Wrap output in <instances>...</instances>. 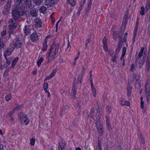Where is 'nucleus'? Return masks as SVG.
Here are the masks:
<instances>
[{"label": "nucleus", "instance_id": "55", "mask_svg": "<svg viewBox=\"0 0 150 150\" xmlns=\"http://www.w3.org/2000/svg\"><path fill=\"white\" fill-rule=\"evenodd\" d=\"M85 68L84 67H83L82 68V70L80 74L83 76L85 73Z\"/></svg>", "mask_w": 150, "mask_h": 150}, {"label": "nucleus", "instance_id": "33", "mask_svg": "<svg viewBox=\"0 0 150 150\" xmlns=\"http://www.w3.org/2000/svg\"><path fill=\"white\" fill-rule=\"evenodd\" d=\"M145 49L146 50V48H144V47H142L141 49V50H140V51L139 52V55H138V57L139 58H140L142 57L143 55V53L144 52V49Z\"/></svg>", "mask_w": 150, "mask_h": 150}, {"label": "nucleus", "instance_id": "7", "mask_svg": "<svg viewBox=\"0 0 150 150\" xmlns=\"http://www.w3.org/2000/svg\"><path fill=\"white\" fill-rule=\"evenodd\" d=\"M21 40V39L16 37L15 39L13 40L12 45H13V46L17 49L20 48H21L22 43Z\"/></svg>", "mask_w": 150, "mask_h": 150}, {"label": "nucleus", "instance_id": "24", "mask_svg": "<svg viewBox=\"0 0 150 150\" xmlns=\"http://www.w3.org/2000/svg\"><path fill=\"white\" fill-rule=\"evenodd\" d=\"M146 66L145 69L147 71H149L150 69V62L148 61V60H146Z\"/></svg>", "mask_w": 150, "mask_h": 150}, {"label": "nucleus", "instance_id": "11", "mask_svg": "<svg viewBox=\"0 0 150 150\" xmlns=\"http://www.w3.org/2000/svg\"><path fill=\"white\" fill-rule=\"evenodd\" d=\"M66 143L63 139H62L59 141L58 146V150H64Z\"/></svg>", "mask_w": 150, "mask_h": 150}, {"label": "nucleus", "instance_id": "18", "mask_svg": "<svg viewBox=\"0 0 150 150\" xmlns=\"http://www.w3.org/2000/svg\"><path fill=\"white\" fill-rule=\"evenodd\" d=\"M35 27L40 28L42 26V22L39 18H37L35 21Z\"/></svg>", "mask_w": 150, "mask_h": 150}, {"label": "nucleus", "instance_id": "40", "mask_svg": "<svg viewBox=\"0 0 150 150\" xmlns=\"http://www.w3.org/2000/svg\"><path fill=\"white\" fill-rule=\"evenodd\" d=\"M100 136L99 135L98 136V146L99 148L100 149V150H102V148L101 147V139L100 137H99Z\"/></svg>", "mask_w": 150, "mask_h": 150}, {"label": "nucleus", "instance_id": "62", "mask_svg": "<svg viewBox=\"0 0 150 150\" xmlns=\"http://www.w3.org/2000/svg\"><path fill=\"white\" fill-rule=\"evenodd\" d=\"M138 26H135L134 31V33L137 34L138 30Z\"/></svg>", "mask_w": 150, "mask_h": 150}, {"label": "nucleus", "instance_id": "63", "mask_svg": "<svg viewBox=\"0 0 150 150\" xmlns=\"http://www.w3.org/2000/svg\"><path fill=\"white\" fill-rule=\"evenodd\" d=\"M135 67L134 65L132 64L130 67V69L131 71H132L134 69Z\"/></svg>", "mask_w": 150, "mask_h": 150}, {"label": "nucleus", "instance_id": "27", "mask_svg": "<svg viewBox=\"0 0 150 150\" xmlns=\"http://www.w3.org/2000/svg\"><path fill=\"white\" fill-rule=\"evenodd\" d=\"M39 10L40 12L45 14L46 13L47 8L44 6H42L40 7Z\"/></svg>", "mask_w": 150, "mask_h": 150}, {"label": "nucleus", "instance_id": "57", "mask_svg": "<svg viewBox=\"0 0 150 150\" xmlns=\"http://www.w3.org/2000/svg\"><path fill=\"white\" fill-rule=\"evenodd\" d=\"M123 43V41L122 40V38H120L119 40V43L118 45H122Z\"/></svg>", "mask_w": 150, "mask_h": 150}, {"label": "nucleus", "instance_id": "54", "mask_svg": "<svg viewBox=\"0 0 150 150\" xmlns=\"http://www.w3.org/2000/svg\"><path fill=\"white\" fill-rule=\"evenodd\" d=\"M11 1H9L8 0V1L7 3L6 4V6L5 7H7V8H9L10 5H11Z\"/></svg>", "mask_w": 150, "mask_h": 150}, {"label": "nucleus", "instance_id": "16", "mask_svg": "<svg viewBox=\"0 0 150 150\" xmlns=\"http://www.w3.org/2000/svg\"><path fill=\"white\" fill-rule=\"evenodd\" d=\"M30 26L25 25L23 28L24 33L25 35H28L30 33Z\"/></svg>", "mask_w": 150, "mask_h": 150}, {"label": "nucleus", "instance_id": "3", "mask_svg": "<svg viewBox=\"0 0 150 150\" xmlns=\"http://www.w3.org/2000/svg\"><path fill=\"white\" fill-rule=\"evenodd\" d=\"M95 124L96 126V129L98 134L101 136H102L104 133L102 123L100 120H98L96 122Z\"/></svg>", "mask_w": 150, "mask_h": 150}, {"label": "nucleus", "instance_id": "48", "mask_svg": "<svg viewBox=\"0 0 150 150\" xmlns=\"http://www.w3.org/2000/svg\"><path fill=\"white\" fill-rule=\"evenodd\" d=\"M11 96L10 94H7L5 96V99L6 101H8L11 98Z\"/></svg>", "mask_w": 150, "mask_h": 150}, {"label": "nucleus", "instance_id": "22", "mask_svg": "<svg viewBox=\"0 0 150 150\" xmlns=\"http://www.w3.org/2000/svg\"><path fill=\"white\" fill-rule=\"evenodd\" d=\"M45 2L46 5L51 6L54 5V0H46Z\"/></svg>", "mask_w": 150, "mask_h": 150}, {"label": "nucleus", "instance_id": "43", "mask_svg": "<svg viewBox=\"0 0 150 150\" xmlns=\"http://www.w3.org/2000/svg\"><path fill=\"white\" fill-rule=\"evenodd\" d=\"M150 7V1L147 2L145 7V11H147Z\"/></svg>", "mask_w": 150, "mask_h": 150}, {"label": "nucleus", "instance_id": "15", "mask_svg": "<svg viewBox=\"0 0 150 150\" xmlns=\"http://www.w3.org/2000/svg\"><path fill=\"white\" fill-rule=\"evenodd\" d=\"M25 0H15V4L16 6L23 8V2Z\"/></svg>", "mask_w": 150, "mask_h": 150}, {"label": "nucleus", "instance_id": "31", "mask_svg": "<svg viewBox=\"0 0 150 150\" xmlns=\"http://www.w3.org/2000/svg\"><path fill=\"white\" fill-rule=\"evenodd\" d=\"M92 4V0H89L88 4L87 7L86 9V11H89L91 8V5Z\"/></svg>", "mask_w": 150, "mask_h": 150}, {"label": "nucleus", "instance_id": "58", "mask_svg": "<svg viewBox=\"0 0 150 150\" xmlns=\"http://www.w3.org/2000/svg\"><path fill=\"white\" fill-rule=\"evenodd\" d=\"M91 41V39H89V38L87 39L86 40V44H85V45H86V48L87 47L88 44V43L90 42Z\"/></svg>", "mask_w": 150, "mask_h": 150}, {"label": "nucleus", "instance_id": "8", "mask_svg": "<svg viewBox=\"0 0 150 150\" xmlns=\"http://www.w3.org/2000/svg\"><path fill=\"white\" fill-rule=\"evenodd\" d=\"M59 47L58 44H54L51 46L49 50L56 55L58 52Z\"/></svg>", "mask_w": 150, "mask_h": 150}, {"label": "nucleus", "instance_id": "13", "mask_svg": "<svg viewBox=\"0 0 150 150\" xmlns=\"http://www.w3.org/2000/svg\"><path fill=\"white\" fill-rule=\"evenodd\" d=\"M12 59V57H9L8 58L7 60L6 61V63L4 65H1V69L6 68L11 64V61Z\"/></svg>", "mask_w": 150, "mask_h": 150}, {"label": "nucleus", "instance_id": "50", "mask_svg": "<svg viewBox=\"0 0 150 150\" xmlns=\"http://www.w3.org/2000/svg\"><path fill=\"white\" fill-rule=\"evenodd\" d=\"M43 0H34V2L37 5H39L42 2Z\"/></svg>", "mask_w": 150, "mask_h": 150}, {"label": "nucleus", "instance_id": "35", "mask_svg": "<svg viewBox=\"0 0 150 150\" xmlns=\"http://www.w3.org/2000/svg\"><path fill=\"white\" fill-rule=\"evenodd\" d=\"M44 60V58L42 57L40 58L37 62V64L38 67H40L41 63Z\"/></svg>", "mask_w": 150, "mask_h": 150}, {"label": "nucleus", "instance_id": "47", "mask_svg": "<svg viewBox=\"0 0 150 150\" xmlns=\"http://www.w3.org/2000/svg\"><path fill=\"white\" fill-rule=\"evenodd\" d=\"M94 107H93L90 112V114H91L90 117H91L92 118L93 117V115L94 113Z\"/></svg>", "mask_w": 150, "mask_h": 150}, {"label": "nucleus", "instance_id": "51", "mask_svg": "<svg viewBox=\"0 0 150 150\" xmlns=\"http://www.w3.org/2000/svg\"><path fill=\"white\" fill-rule=\"evenodd\" d=\"M144 8L143 6H142L141 8V11L140 12V14L143 16L144 14Z\"/></svg>", "mask_w": 150, "mask_h": 150}, {"label": "nucleus", "instance_id": "42", "mask_svg": "<svg viewBox=\"0 0 150 150\" xmlns=\"http://www.w3.org/2000/svg\"><path fill=\"white\" fill-rule=\"evenodd\" d=\"M122 47V45H118V47L116 49L115 52V54L117 55V54L119 53Z\"/></svg>", "mask_w": 150, "mask_h": 150}, {"label": "nucleus", "instance_id": "17", "mask_svg": "<svg viewBox=\"0 0 150 150\" xmlns=\"http://www.w3.org/2000/svg\"><path fill=\"white\" fill-rule=\"evenodd\" d=\"M30 15L34 17H36L38 15L37 14L36 11L34 8H30Z\"/></svg>", "mask_w": 150, "mask_h": 150}, {"label": "nucleus", "instance_id": "64", "mask_svg": "<svg viewBox=\"0 0 150 150\" xmlns=\"http://www.w3.org/2000/svg\"><path fill=\"white\" fill-rule=\"evenodd\" d=\"M137 77H138V76L136 74H135L133 75V76L132 77V78H133V79H134V80L136 79Z\"/></svg>", "mask_w": 150, "mask_h": 150}, {"label": "nucleus", "instance_id": "60", "mask_svg": "<svg viewBox=\"0 0 150 150\" xmlns=\"http://www.w3.org/2000/svg\"><path fill=\"white\" fill-rule=\"evenodd\" d=\"M122 51V54H124L125 55L126 51V48L125 47H123Z\"/></svg>", "mask_w": 150, "mask_h": 150}, {"label": "nucleus", "instance_id": "26", "mask_svg": "<svg viewBox=\"0 0 150 150\" xmlns=\"http://www.w3.org/2000/svg\"><path fill=\"white\" fill-rule=\"evenodd\" d=\"M18 59L19 58L18 57H17L13 60L12 61L11 68H13L15 67Z\"/></svg>", "mask_w": 150, "mask_h": 150}, {"label": "nucleus", "instance_id": "9", "mask_svg": "<svg viewBox=\"0 0 150 150\" xmlns=\"http://www.w3.org/2000/svg\"><path fill=\"white\" fill-rule=\"evenodd\" d=\"M38 39V35L37 33L35 32L33 33L30 36V40L33 42H37Z\"/></svg>", "mask_w": 150, "mask_h": 150}, {"label": "nucleus", "instance_id": "5", "mask_svg": "<svg viewBox=\"0 0 150 150\" xmlns=\"http://www.w3.org/2000/svg\"><path fill=\"white\" fill-rule=\"evenodd\" d=\"M77 83V82H76V79L75 78L74 81L73 85L70 93L71 97L74 99H75L76 98V95L78 88Z\"/></svg>", "mask_w": 150, "mask_h": 150}, {"label": "nucleus", "instance_id": "29", "mask_svg": "<svg viewBox=\"0 0 150 150\" xmlns=\"http://www.w3.org/2000/svg\"><path fill=\"white\" fill-rule=\"evenodd\" d=\"M139 140L141 142V143L142 144H144L145 142V139L141 134H139Z\"/></svg>", "mask_w": 150, "mask_h": 150}, {"label": "nucleus", "instance_id": "61", "mask_svg": "<svg viewBox=\"0 0 150 150\" xmlns=\"http://www.w3.org/2000/svg\"><path fill=\"white\" fill-rule=\"evenodd\" d=\"M6 33V30H4L1 32V36H4Z\"/></svg>", "mask_w": 150, "mask_h": 150}, {"label": "nucleus", "instance_id": "38", "mask_svg": "<svg viewBox=\"0 0 150 150\" xmlns=\"http://www.w3.org/2000/svg\"><path fill=\"white\" fill-rule=\"evenodd\" d=\"M106 127L107 130L109 131H110L112 129L110 122H106Z\"/></svg>", "mask_w": 150, "mask_h": 150}, {"label": "nucleus", "instance_id": "36", "mask_svg": "<svg viewBox=\"0 0 150 150\" xmlns=\"http://www.w3.org/2000/svg\"><path fill=\"white\" fill-rule=\"evenodd\" d=\"M135 80V86L136 87L137 86L138 87H140V81L139 80L138 77Z\"/></svg>", "mask_w": 150, "mask_h": 150}, {"label": "nucleus", "instance_id": "6", "mask_svg": "<svg viewBox=\"0 0 150 150\" xmlns=\"http://www.w3.org/2000/svg\"><path fill=\"white\" fill-rule=\"evenodd\" d=\"M16 20L12 18H11L9 19L8 30H15L17 27Z\"/></svg>", "mask_w": 150, "mask_h": 150}, {"label": "nucleus", "instance_id": "21", "mask_svg": "<svg viewBox=\"0 0 150 150\" xmlns=\"http://www.w3.org/2000/svg\"><path fill=\"white\" fill-rule=\"evenodd\" d=\"M97 112L96 114V119L97 121L99 120V119L100 118L101 115V114L100 112V110L98 108L96 110Z\"/></svg>", "mask_w": 150, "mask_h": 150}, {"label": "nucleus", "instance_id": "23", "mask_svg": "<svg viewBox=\"0 0 150 150\" xmlns=\"http://www.w3.org/2000/svg\"><path fill=\"white\" fill-rule=\"evenodd\" d=\"M137 58L136 59V62L137 61ZM138 59L139 60V62H138L139 64V68L140 69L142 68V66L144 64V61L143 60V59Z\"/></svg>", "mask_w": 150, "mask_h": 150}, {"label": "nucleus", "instance_id": "19", "mask_svg": "<svg viewBox=\"0 0 150 150\" xmlns=\"http://www.w3.org/2000/svg\"><path fill=\"white\" fill-rule=\"evenodd\" d=\"M8 33H7L6 35L8 34V35L6 36V39L7 40L9 39L11 37V35H14L16 33L15 30H8Z\"/></svg>", "mask_w": 150, "mask_h": 150}, {"label": "nucleus", "instance_id": "34", "mask_svg": "<svg viewBox=\"0 0 150 150\" xmlns=\"http://www.w3.org/2000/svg\"><path fill=\"white\" fill-rule=\"evenodd\" d=\"M70 0H67V3H69L71 6H74L76 4L75 0H71L70 2H69Z\"/></svg>", "mask_w": 150, "mask_h": 150}, {"label": "nucleus", "instance_id": "25", "mask_svg": "<svg viewBox=\"0 0 150 150\" xmlns=\"http://www.w3.org/2000/svg\"><path fill=\"white\" fill-rule=\"evenodd\" d=\"M5 46V44L3 41V39L2 38H0V50H1Z\"/></svg>", "mask_w": 150, "mask_h": 150}, {"label": "nucleus", "instance_id": "59", "mask_svg": "<svg viewBox=\"0 0 150 150\" xmlns=\"http://www.w3.org/2000/svg\"><path fill=\"white\" fill-rule=\"evenodd\" d=\"M136 37V34L134 33L132 39L133 43H134L135 42V39Z\"/></svg>", "mask_w": 150, "mask_h": 150}, {"label": "nucleus", "instance_id": "28", "mask_svg": "<svg viewBox=\"0 0 150 150\" xmlns=\"http://www.w3.org/2000/svg\"><path fill=\"white\" fill-rule=\"evenodd\" d=\"M132 87L130 85H128L127 87V95L129 96L131 95Z\"/></svg>", "mask_w": 150, "mask_h": 150}, {"label": "nucleus", "instance_id": "41", "mask_svg": "<svg viewBox=\"0 0 150 150\" xmlns=\"http://www.w3.org/2000/svg\"><path fill=\"white\" fill-rule=\"evenodd\" d=\"M110 55L112 57V61L113 62L116 63L117 62L116 59L117 58V55L115 54L114 56H112L111 54H110Z\"/></svg>", "mask_w": 150, "mask_h": 150}, {"label": "nucleus", "instance_id": "2", "mask_svg": "<svg viewBox=\"0 0 150 150\" xmlns=\"http://www.w3.org/2000/svg\"><path fill=\"white\" fill-rule=\"evenodd\" d=\"M145 92L147 102L150 101V80L147 79L145 84Z\"/></svg>", "mask_w": 150, "mask_h": 150}, {"label": "nucleus", "instance_id": "39", "mask_svg": "<svg viewBox=\"0 0 150 150\" xmlns=\"http://www.w3.org/2000/svg\"><path fill=\"white\" fill-rule=\"evenodd\" d=\"M16 108H14L12 111H10L6 116V118L10 117L14 113Z\"/></svg>", "mask_w": 150, "mask_h": 150}, {"label": "nucleus", "instance_id": "44", "mask_svg": "<svg viewBox=\"0 0 150 150\" xmlns=\"http://www.w3.org/2000/svg\"><path fill=\"white\" fill-rule=\"evenodd\" d=\"M47 44L45 43L43 44V47L42 49V50L43 51H45L47 50Z\"/></svg>", "mask_w": 150, "mask_h": 150}, {"label": "nucleus", "instance_id": "20", "mask_svg": "<svg viewBox=\"0 0 150 150\" xmlns=\"http://www.w3.org/2000/svg\"><path fill=\"white\" fill-rule=\"evenodd\" d=\"M56 72V69H54L52 71V73H51L48 76L46 77V78L45 79V80L50 79L52 77L54 76Z\"/></svg>", "mask_w": 150, "mask_h": 150}, {"label": "nucleus", "instance_id": "53", "mask_svg": "<svg viewBox=\"0 0 150 150\" xmlns=\"http://www.w3.org/2000/svg\"><path fill=\"white\" fill-rule=\"evenodd\" d=\"M35 140L34 138H32L30 141V144L32 146L34 145L35 143Z\"/></svg>", "mask_w": 150, "mask_h": 150}, {"label": "nucleus", "instance_id": "4", "mask_svg": "<svg viewBox=\"0 0 150 150\" xmlns=\"http://www.w3.org/2000/svg\"><path fill=\"white\" fill-rule=\"evenodd\" d=\"M18 116L22 124H25L26 125H27L29 123V119L27 117L26 115L23 112L20 113L18 115Z\"/></svg>", "mask_w": 150, "mask_h": 150}, {"label": "nucleus", "instance_id": "14", "mask_svg": "<svg viewBox=\"0 0 150 150\" xmlns=\"http://www.w3.org/2000/svg\"><path fill=\"white\" fill-rule=\"evenodd\" d=\"M32 7V5L30 1L28 0H24L23 2V8H26L27 9H30Z\"/></svg>", "mask_w": 150, "mask_h": 150}, {"label": "nucleus", "instance_id": "10", "mask_svg": "<svg viewBox=\"0 0 150 150\" xmlns=\"http://www.w3.org/2000/svg\"><path fill=\"white\" fill-rule=\"evenodd\" d=\"M15 48V47L13 46V45H12V43H11L10 44L7 50L4 52L5 54L7 55V56H9L14 51Z\"/></svg>", "mask_w": 150, "mask_h": 150}, {"label": "nucleus", "instance_id": "30", "mask_svg": "<svg viewBox=\"0 0 150 150\" xmlns=\"http://www.w3.org/2000/svg\"><path fill=\"white\" fill-rule=\"evenodd\" d=\"M86 0H81L80 6L78 10L81 11L83 9V6Z\"/></svg>", "mask_w": 150, "mask_h": 150}, {"label": "nucleus", "instance_id": "49", "mask_svg": "<svg viewBox=\"0 0 150 150\" xmlns=\"http://www.w3.org/2000/svg\"><path fill=\"white\" fill-rule=\"evenodd\" d=\"M83 77V76L80 74H79L78 76V82H79L81 83L82 79Z\"/></svg>", "mask_w": 150, "mask_h": 150}, {"label": "nucleus", "instance_id": "45", "mask_svg": "<svg viewBox=\"0 0 150 150\" xmlns=\"http://www.w3.org/2000/svg\"><path fill=\"white\" fill-rule=\"evenodd\" d=\"M106 110L108 114H110L111 112V108L109 106H107L106 108Z\"/></svg>", "mask_w": 150, "mask_h": 150}, {"label": "nucleus", "instance_id": "52", "mask_svg": "<svg viewBox=\"0 0 150 150\" xmlns=\"http://www.w3.org/2000/svg\"><path fill=\"white\" fill-rule=\"evenodd\" d=\"M112 36L114 39L116 40L117 38V33L116 32H114L113 33Z\"/></svg>", "mask_w": 150, "mask_h": 150}, {"label": "nucleus", "instance_id": "12", "mask_svg": "<svg viewBox=\"0 0 150 150\" xmlns=\"http://www.w3.org/2000/svg\"><path fill=\"white\" fill-rule=\"evenodd\" d=\"M47 54L48 63L54 59L56 55L52 53L50 50L47 52Z\"/></svg>", "mask_w": 150, "mask_h": 150}, {"label": "nucleus", "instance_id": "37", "mask_svg": "<svg viewBox=\"0 0 150 150\" xmlns=\"http://www.w3.org/2000/svg\"><path fill=\"white\" fill-rule=\"evenodd\" d=\"M9 8L5 7L3 11V13L4 15H6L8 14L9 11Z\"/></svg>", "mask_w": 150, "mask_h": 150}, {"label": "nucleus", "instance_id": "46", "mask_svg": "<svg viewBox=\"0 0 150 150\" xmlns=\"http://www.w3.org/2000/svg\"><path fill=\"white\" fill-rule=\"evenodd\" d=\"M145 20L148 23L150 22V12L148 14L147 16L145 17Z\"/></svg>", "mask_w": 150, "mask_h": 150}, {"label": "nucleus", "instance_id": "56", "mask_svg": "<svg viewBox=\"0 0 150 150\" xmlns=\"http://www.w3.org/2000/svg\"><path fill=\"white\" fill-rule=\"evenodd\" d=\"M43 87L44 89H47L48 88V84L47 82H45L44 83Z\"/></svg>", "mask_w": 150, "mask_h": 150}, {"label": "nucleus", "instance_id": "32", "mask_svg": "<svg viewBox=\"0 0 150 150\" xmlns=\"http://www.w3.org/2000/svg\"><path fill=\"white\" fill-rule=\"evenodd\" d=\"M120 104L122 105H126L127 106H129L130 105V103L128 101H124L121 100Z\"/></svg>", "mask_w": 150, "mask_h": 150}, {"label": "nucleus", "instance_id": "1", "mask_svg": "<svg viewBox=\"0 0 150 150\" xmlns=\"http://www.w3.org/2000/svg\"><path fill=\"white\" fill-rule=\"evenodd\" d=\"M23 8L16 6L12 10L11 14L12 18L15 20H17L22 15V13Z\"/></svg>", "mask_w": 150, "mask_h": 150}]
</instances>
